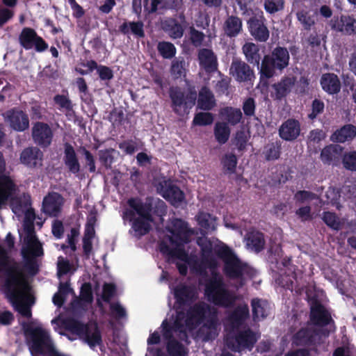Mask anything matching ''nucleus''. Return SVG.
Instances as JSON below:
<instances>
[{
  "label": "nucleus",
  "instance_id": "f257e3e1",
  "mask_svg": "<svg viewBox=\"0 0 356 356\" xmlns=\"http://www.w3.org/2000/svg\"><path fill=\"white\" fill-rule=\"evenodd\" d=\"M5 271L6 293L15 309L24 317L31 318L32 316L31 306L22 300L19 290L24 284V275L20 264L10 258L5 251L0 252V272Z\"/></svg>",
  "mask_w": 356,
  "mask_h": 356
},
{
  "label": "nucleus",
  "instance_id": "f03ea898",
  "mask_svg": "<svg viewBox=\"0 0 356 356\" xmlns=\"http://www.w3.org/2000/svg\"><path fill=\"white\" fill-rule=\"evenodd\" d=\"M204 296L207 300L215 306L223 308L232 307L236 300L234 292L229 290L221 275L212 273L204 284Z\"/></svg>",
  "mask_w": 356,
  "mask_h": 356
},
{
  "label": "nucleus",
  "instance_id": "7ed1b4c3",
  "mask_svg": "<svg viewBox=\"0 0 356 356\" xmlns=\"http://www.w3.org/2000/svg\"><path fill=\"white\" fill-rule=\"evenodd\" d=\"M216 255L223 262L222 272L231 280H239L240 285L244 284L245 276L250 274V268L243 262L235 252L227 245L220 247Z\"/></svg>",
  "mask_w": 356,
  "mask_h": 356
},
{
  "label": "nucleus",
  "instance_id": "20e7f679",
  "mask_svg": "<svg viewBox=\"0 0 356 356\" xmlns=\"http://www.w3.org/2000/svg\"><path fill=\"white\" fill-rule=\"evenodd\" d=\"M289 53L286 48L276 47L270 54L265 55L259 68L260 81H268L273 77L276 71L282 72L289 64Z\"/></svg>",
  "mask_w": 356,
  "mask_h": 356
},
{
  "label": "nucleus",
  "instance_id": "39448f33",
  "mask_svg": "<svg viewBox=\"0 0 356 356\" xmlns=\"http://www.w3.org/2000/svg\"><path fill=\"white\" fill-rule=\"evenodd\" d=\"M63 325L66 330L77 335L90 348L102 344V333L97 323H83L76 318H69L64 321Z\"/></svg>",
  "mask_w": 356,
  "mask_h": 356
},
{
  "label": "nucleus",
  "instance_id": "423d86ee",
  "mask_svg": "<svg viewBox=\"0 0 356 356\" xmlns=\"http://www.w3.org/2000/svg\"><path fill=\"white\" fill-rule=\"evenodd\" d=\"M216 316L218 311L215 307L204 302L195 303L186 311V327L188 330L193 331L204 323L205 326H213Z\"/></svg>",
  "mask_w": 356,
  "mask_h": 356
},
{
  "label": "nucleus",
  "instance_id": "0eeeda50",
  "mask_svg": "<svg viewBox=\"0 0 356 356\" xmlns=\"http://www.w3.org/2000/svg\"><path fill=\"white\" fill-rule=\"evenodd\" d=\"M169 96L172 102V111L179 116L189 113L197 99V92L195 90H190L185 96L179 87H171L169 90Z\"/></svg>",
  "mask_w": 356,
  "mask_h": 356
},
{
  "label": "nucleus",
  "instance_id": "6e6552de",
  "mask_svg": "<svg viewBox=\"0 0 356 356\" xmlns=\"http://www.w3.org/2000/svg\"><path fill=\"white\" fill-rule=\"evenodd\" d=\"M258 336L250 327L234 330L232 336L226 339L227 347L234 352L252 350L258 340Z\"/></svg>",
  "mask_w": 356,
  "mask_h": 356
},
{
  "label": "nucleus",
  "instance_id": "1a4fd4ad",
  "mask_svg": "<svg viewBox=\"0 0 356 356\" xmlns=\"http://www.w3.org/2000/svg\"><path fill=\"white\" fill-rule=\"evenodd\" d=\"M161 334L166 342V350L169 356H186V352L184 346L174 337V332H179L186 336V332L177 330L173 323L171 324L167 319L163 321L161 325Z\"/></svg>",
  "mask_w": 356,
  "mask_h": 356
},
{
  "label": "nucleus",
  "instance_id": "9d476101",
  "mask_svg": "<svg viewBox=\"0 0 356 356\" xmlns=\"http://www.w3.org/2000/svg\"><path fill=\"white\" fill-rule=\"evenodd\" d=\"M247 25L250 35L260 42H266L270 36V31L266 25V19L261 10L252 13L247 20Z\"/></svg>",
  "mask_w": 356,
  "mask_h": 356
},
{
  "label": "nucleus",
  "instance_id": "9b49d317",
  "mask_svg": "<svg viewBox=\"0 0 356 356\" xmlns=\"http://www.w3.org/2000/svg\"><path fill=\"white\" fill-rule=\"evenodd\" d=\"M19 42L26 50L34 49L36 52H44L48 49L47 42L39 35L34 29L24 27L19 35Z\"/></svg>",
  "mask_w": 356,
  "mask_h": 356
},
{
  "label": "nucleus",
  "instance_id": "f8f14e48",
  "mask_svg": "<svg viewBox=\"0 0 356 356\" xmlns=\"http://www.w3.org/2000/svg\"><path fill=\"white\" fill-rule=\"evenodd\" d=\"M157 190L161 196L174 207H178L185 200L184 193L170 179L160 181Z\"/></svg>",
  "mask_w": 356,
  "mask_h": 356
},
{
  "label": "nucleus",
  "instance_id": "ddd939ff",
  "mask_svg": "<svg viewBox=\"0 0 356 356\" xmlns=\"http://www.w3.org/2000/svg\"><path fill=\"white\" fill-rule=\"evenodd\" d=\"M31 136L34 143L37 146L46 149L52 143L54 132L47 123L36 122L32 127Z\"/></svg>",
  "mask_w": 356,
  "mask_h": 356
},
{
  "label": "nucleus",
  "instance_id": "4468645a",
  "mask_svg": "<svg viewBox=\"0 0 356 356\" xmlns=\"http://www.w3.org/2000/svg\"><path fill=\"white\" fill-rule=\"evenodd\" d=\"M172 236L170 242L176 246H184L190 242L192 231L188 229V224L183 220L176 218L172 223V227L169 229Z\"/></svg>",
  "mask_w": 356,
  "mask_h": 356
},
{
  "label": "nucleus",
  "instance_id": "2eb2a0df",
  "mask_svg": "<svg viewBox=\"0 0 356 356\" xmlns=\"http://www.w3.org/2000/svg\"><path fill=\"white\" fill-rule=\"evenodd\" d=\"M310 320L315 325L325 327L330 325L332 332H335L336 325L330 312L323 305L316 300L311 306Z\"/></svg>",
  "mask_w": 356,
  "mask_h": 356
},
{
  "label": "nucleus",
  "instance_id": "dca6fc26",
  "mask_svg": "<svg viewBox=\"0 0 356 356\" xmlns=\"http://www.w3.org/2000/svg\"><path fill=\"white\" fill-rule=\"evenodd\" d=\"M321 330L302 327L292 337V343L296 346H314L320 340Z\"/></svg>",
  "mask_w": 356,
  "mask_h": 356
},
{
  "label": "nucleus",
  "instance_id": "f3484780",
  "mask_svg": "<svg viewBox=\"0 0 356 356\" xmlns=\"http://www.w3.org/2000/svg\"><path fill=\"white\" fill-rule=\"evenodd\" d=\"M64 202V198L60 193L50 192L44 197L41 210L49 217L57 218L61 213Z\"/></svg>",
  "mask_w": 356,
  "mask_h": 356
},
{
  "label": "nucleus",
  "instance_id": "a211bd4d",
  "mask_svg": "<svg viewBox=\"0 0 356 356\" xmlns=\"http://www.w3.org/2000/svg\"><path fill=\"white\" fill-rule=\"evenodd\" d=\"M229 74L238 82H251L255 79L254 70L239 58L232 59Z\"/></svg>",
  "mask_w": 356,
  "mask_h": 356
},
{
  "label": "nucleus",
  "instance_id": "6ab92c4d",
  "mask_svg": "<svg viewBox=\"0 0 356 356\" xmlns=\"http://www.w3.org/2000/svg\"><path fill=\"white\" fill-rule=\"evenodd\" d=\"M175 305L191 306L197 298L196 289L190 285L179 284L174 289Z\"/></svg>",
  "mask_w": 356,
  "mask_h": 356
},
{
  "label": "nucleus",
  "instance_id": "aec40b11",
  "mask_svg": "<svg viewBox=\"0 0 356 356\" xmlns=\"http://www.w3.org/2000/svg\"><path fill=\"white\" fill-rule=\"evenodd\" d=\"M152 198L147 197L143 202L139 197H131L127 200V204L138 215L148 220H154L152 216L153 204Z\"/></svg>",
  "mask_w": 356,
  "mask_h": 356
},
{
  "label": "nucleus",
  "instance_id": "412c9836",
  "mask_svg": "<svg viewBox=\"0 0 356 356\" xmlns=\"http://www.w3.org/2000/svg\"><path fill=\"white\" fill-rule=\"evenodd\" d=\"M63 161L70 173L78 176L81 170V163L74 147L69 143H64Z\"/></svg>",
  "mask_w": 356,
  "mask_h": 356
},
{
  "label": "nucleus",
  "instance_id": "4be33fe9",
  "mask_svg": "<svg viewBox=\"0 0 356 356\" xmlns=\"http://www.w3.org/2000/svg\"><path fill=\"white\" fill-rule=\"evenodd\" d=\"M294 84L295 79L293 77L283 76L280 81L271 85L273 90L270 93L271 97L274 100H282L291 92Z\"/></svg>",
  "mask_w": 356,
  "mask_h": 356
},
{
  "label": "nucleus",
  "instance_id": "5701e85b",
  "mask_svg": "<svg viewBox=\"0 0 356 356\" xmlns=\"http://www.w3.org/2000/svg\"><path fill=\"white\" fill-rule=\"evenodd\" d=\"M300 130L299 121L290 118L284 122L280 127L279 136L284 140L293 141L299 136Z\"/></svg>",
  "mask_w": 356,
  "mask_h": 356
},
{
  "label": "nucleus",
  "instance_id": "b1692460",
  "mask_svg": "<svg viewBox=\"0 0 356 356\" xmlns=\"http://www.w3.org/2000/svg\"><path fill=\"white\" fill-rule=\"evenodd\" d=\"M197 60L200 66L207 73H213L218 69V60L213 51L210 49H199Z\"/></svg>",
  "mask_w": 356,
  "mask_h": 356
},
{
  "label": "nucleus",
  "instance_id": "393cba45",
  "mask_svg": "<svg viewBox=\"0 0 356 356\" xmlns=\"http://www.w3.org/2000/svg\"><path fill=\"white\" fill-rule=\"evenodd\" d=\"M43 153L37 147H26L20 154V161L29 168H35L41 165Z\"/></svg>",
  "mask_w": 356,
  "mask_h": 356
},
{
  "label": "nucleus",
  "instance_id": "a878e982",
  "mask_svg": "<svg viewBox=\"0 0 356 356\" xmlns=\"http://www.w3.org/2000/svg\"><path fill=\"white\" fill-rule=\"evenodd\" d=\"M24 229L25 236L23 239L24 245L22 248H35L36 252H42V245L38 240L35 232V227L33 220L24 222Z\"/></svg>",
  "mask_w": 356,
  "mask_h": 356
},
{
  "label": "nucleus",
  "instance_id": "bb28decb",
  "mask_svg": "<svg viewBox=\"0 0 356 356\" xmlns=\"http://www.w3.org/2000/svg\"><path fill=\"white\" fill-rule=\"evenodd\" d=\"M7 117L10 127L17 131H24L29 127V117L21 110L9 111Z\"/></svg>",
  "mask_w": 356,
  "mask_h": 356
},
{
  "label": "nucleus",
  "instance_id": "cd10ccee",
  "mask_svg": "<svg viewBox=\"0 0 356 356\" xmlns=\"http://www.w3.org/2000/svg\"><path fill=\"white\" fill-rule=\"evenodd\" d=\"M21 254L25 261L24 268L26 270L32 275H36L39 271V268L35 258L44 254L43 248L40 253L36 252L35 248H22Z\"/></svg>",
  "mask_w": 356,
  "mask_h": 356
},
{
  "label": "nucleus",
  "instance_id": "c85d7f7f",
  "mask_svg": "<svg viewBox=\"0 0 356 356\" xmlns=\"http://www.w3.org/2000/svg\"><path fill=\"white\" fill-rule=\"evenodd\" d=\"M322 89L329 95H336L341 90V85L338 76L334 73L323 74L320 79Z\"/></svg>",
  "mask_w": 356,
  "mask_h": 356
},
{
  "label": "nucleus",
  "instance_id": "c756f323",
  "mask_svg": "<svg viewBox=\"0 0 356 356\" xmlns=\"http://www.w3.org/2000/svg\"><path fill=\"white\" fill-rule=\"evenodd\" d=\"M333 28L347 35H356V19L353 15H341Z\"/></svg>",
  "mask_w": 356,
  "mask_h": 356
},
{
  "label": "nucleus",
  "instance_id": "7c9ffc66",
  "mask_svg": "<svg viewBox=\"0 0 356 356\" xmlns=\"http://www.w3.org/2000/svg\"><path fill=\"white\" fill-rule=\"evenodd\" d=\"M342 153V148L337 145L325 146L321 152L320 158L324 164L336 165Z\"/></svg>",
  "mask_w": 356,
  "mask_h": 356
},
{
  "label": "nucleus",
  "instance_id": "2f4dec72",
  "mask_svg": "<svg viewBox=\"0 0 356 356\" xmlns=\"http://www.w3.org/2000/svg\"><path fill=\"white\" fill-rule=\"evenodd\" d=\"M216 106V99L212 91L206 86L201 88L198 94L197 107L204 111H210Z\"/></svg>",
  "mask_w": 356,
  "mask_h": 356
},
{
  "label": "nucleus",
  "instance_id": "473e14b6",
  "mask_svg": "<svg viewBox=\"0 0 356 356\" xmlns=\"http://www.w3.org/2000/svg\"><path fill=\"white\" fill-rule=\"evenodd\" d=\"M254 321L266 318L270 314V304L266 300L254 298L251 301Z\"/></svg>",
  "mask_w": 356,
  "mask_h": 356
},
{
  "label": "nucleus",
  "instance_id": "72a5a7b5",
  "mask_svg": "<svg viewBox=\"0 0 356 356\" xmlns=\"http://www.w3.org/2000/svg\"><path fill=\"white\" fill-rule=\"evenodd\" d=\"M242 50L246 60L249 63L257 66L259 70V63L261 58L259 46L253 42H246L243 44Z\"/></svg>",
  "mask_w": 356,
  "mask_h": 356
},
{
  "label": "nucleus",
  "instance_id": "f704fd0d",
  "mask_svg": "<svg viewBox=\"0 0 356 356\" xmlns=\"http://www.w3.org/2000/svg\"><path fill=\"white\" fill-rule=\"evenodd\" d=\"M249 316V309L247 306L236 307L228 317L229 321L234 329L238 330Z\"/></svg>",
  "mask_w": 356,
  "mask_h": 356
},
{
  "label": "nucleus",
  "instance_id": "c9c22d12",
  "mask_svg": "<svg viewBox=\"0 0 356 356\" xmlns=\"http://www.w3.org/2000/svg\"><path fill=\"white\" fill-rule=\"evenodd\" d=\"M242 21L241 19L234 15L229 16L224 24V31L225 34L230 37L237 36L242 31Z\"/></svg>",
  "mask_w": 356,
  "mask_h": 356
},
{
  "label": "nucleus",
  "instance_id": "e433bc0d",
  "mask_svg": "<svg viewBox=\"0 0 356 356\" xmlns=\"http://www.w3.org/2000/svg\"><path fill=\"white\" fill-rule=\"evenodd\" d=\"M296 17L305 31H310L316 24V13L315 12L302 9L296 13Z\"/></svg>",
  "mask_w": 356,
  "mask_h": 356
},
{
  "label": "nucleus",
  "instance_id": "4c0bfd02",
  "mask_svg": "<svg viewBox=\"0 0 356 356\" xmlns=\"http://www.w3.org/2000/svg\"><path fill=\"white\" fill-rule=\"evenodd\" d=\"M247 245L256 252H261L265 245L264 235L258 231L249 232L246 236Z\"/></svg>",
  "mask_w": 356,
  "mask_h": 356
},
{
  "label": "nucleus",
  "instance_id": "58836bf2",
  "mask_svg": "<svg viewBox=\"0 0 356 356\" xmlns=\"http://www.w3.org/2000/svg\"><path fill=\"white\" fill-rule=\"evenodd\" d=\"M143 26V23L141 21L124 22L120 26L119 31L124 35L129 34L131 31L134 35L141 38L145 37Z\"/></svg>",
  "mask_w": 356,
  "mask_h": 356
},
{
  "label": "nucleus",
  "instance_id": "ea45409f",
  "mask_svg": "<svg viewBox=\"0 0 356 356\" xmlns=\"http://www.w3.org/2000/svg\"><path fill=\"white\" fill-rule=\"evenodd\" d=\"M220 113L222 117L232 126L238 124L243 117L242 112L240 108L232 106H226L222 108Z\"/></svg>",
  "mask_w": 356,
  "mask_h": 356
},
{
  "label": "nucleus",
  "instance_id": "a19ab883",
  "mask_svg": "<svg viewBox=\"0 0 356 356\" xmlns=\"http://www.w3.org/2000/svg\"><path fill=\"white\" fill-rule=\"evenodd\" d=\"M356 136V127L353 124H346L334 132L333 136L338 143H345L353 139Z\"/></svg>",
  "mask_w": 356,
  "mask_h": 356
},
{
  "label": "nucleus",
  "instance_id": "79ce46f5",
  "mask_svg": "<svg viewBox=\"0 0 356 356\" xmlns=\"http://www.w3.org/2000/svg\"><path fill=\"white\" fill-rule=\"evenodd\" d=\"M93 301L92 286L90 283L86 282L82 284L80 291V299L74 302V307L83 308V302L90 304Z\"/></svg>",
  "mask_w": 356,
  "mask_h": 356
},
{
  "label": "nucleus",
  "instance_id": "37998d69",
  "mask_svg": "<svg viewBox=\"0 0 356 356\" xmlns=\"http://www.w3.org/2000/svg\"><path fill=\"white\" fill-rule=\"evenodd\" d=\"M154 220H148L142 217H138L133 220L131 227L138 236H145L151 230L150 222Z\"/></svg>",
  "mask_w": 356,
  "mask_h": 356
},
{
  "label": "nucleus",
  "instance_id": "c03bdc74",
  "mask_svg": "<svg viewBox=\"0 0 356 356\" xmlns=\"http://www.w3.org/2000/svg\"><path fill=\"white\" fill-rule=\"evenodd\" d=\"M214 136L216 140L221 145L225 144L229 140L230 129L225 122H218L214 127Z\"/></svg>",
  "mask_w": 356,
  "mask_h": 356
},
{
  "label": "nucleus",
  "instance_id": "a18cd8bd",
  "mask_svg": "<svg viewBox=\"0 0 356 356\" xmlns=\"http://www.w3.org/2000/svg\"><path fill=\"white\" fill-rule=\"evenodd\" d=\"M220 163L225 173H235L238 163V159L234 153H226L221 158Z\"/></svg>",
  "mask_w": 356,
  "mask_h": 356
},
{
  "label": "nucleus",
  "instance_id": "49530a36",
  "mask_svg": "<svg viewBox=\"0 0 356 356\" xmlns=\"http://www.w3.org/2000/svg\"><path fill=\"white\" fill-rule=\"evenodd\" d=\"M156 49L159 55L164 59H172L177 53V49L174 44L168 41L159 42Z\"/></svg>",
  "mask_w": 356,
  "mask_h": 356
},
{
  "label": "nucleus",
  "instance_id": "de8ad7c7",
  "mask_svg": "<svg viewBox=\"0 0 356 356\" xmlns=\"http://www.w3.org/2000/svg\"><path fill=\"white\" fill-rule=\"evenodd\" d=\"M218 325V316L216 317L215 325L213 326L206 325L204 323L198 330V334L202 337L203 341H212L218 335L217 327Z\"/></svg>",
  "mask_w": 356,
  "mask_h": 356
},
{
  "label": "nucleus",
  "instance_id": "09e8293b",
  "mask_svg": "<svg viewBox=\"0 0 356 356\" xmlns=\"http://www.w3.org/2000/svg\"><path fill=\"white\" fill-rule=\"evenodd\" d=\"M165 29L171 38H181L184 34V28L177 20L170 19L165 22Z\"/></svg>",
  "mask_w": 356,
  "mask_h": 356
},
{
  "label": "nucleus",
  "instance_id": "8fccbe9b",
  "mask_svg": "<svg viewBox=\"0 0 356 356\" xmlns=\"http://www.w3.org/2000/svg\"><path fill=\"white\" fill-rule=\"evenodd\" d=\"M170 73L175 79L181 78L185 76V60L184 57L175 58L171 64Z\"/></svg>",
  "mask_w": 356,
  "mask_h": 356
},
{
  "label": "nucleus",
  "instance_id": "3c124183",
  "mask_svg": "<svg viewBox=\"0 0 356 356\" xmlns=\"http://www.w3.org/2000/svg\"><path fill=\"white\" fill-rule=\"evenodd\" d=\"M322 220L327 226L335 231H339L341 229L342 224L338 216L334 212L324 211L323 213Z\"/></svg>",
  "mask_w": 356,
  "mask_h": 356
},
{
  "label": "nucleus",
  "instance_id": "603ef678",
  "mask_svg": "<svg viewBox=\"0 0 356 356\" xmlns=\"http://www.w3.org/2000/svg\"><path fill=\"white\" fill-rule=\"evenodd\" d=\"M343 167L351 172H356V151L345 152L341 159Z\"/></svg>",
  "mask_w": 356,
  "mask_h": 356
},
{
  "label": "nucleus",
  "instance_id": "864d4df0",
  "mask_svg": "<svg viewBox=\"0 0 356 356\" xmlns=\"http://www.w3.org/2000/svg\"><path fill=\"white\" fill-rule=\"evenodd\" d=\"M198 225L205 229H213L216 218L209 213H200L197 216Z\"/></svg>",
  "mask_w": 356,
  "mask_h": 356
},
{
  "label": "nucleus",
  "instance_id": "5fc2aeb1",
  "mask_svg": "<svg viewBox=\"0 0 356 356\" xmlns=\"http://www.w3.org/2000/svg\"><path fill=\"white\" fill-rule=\"evenodd\" d=\"M213 120V115L211 113L199 112L195 115L193 124L195 126H207L211 124Z\"/></svg>",
  "mask_w": 356,
  "mask_h": 356
},
{
  "label": "nucleus",
  "instance_id": "6e6d98bb",
  "mask_svg": "<svg viewBox=\"0 0 356 356\" xmlns=\"http://www.w3.org/2000/svg\"><path fill=\"white\" fill-rule=\"evenodd\" d=\"M184 306L175 305V318L174 323L177 330L181 329L184 332H186V327L185 324V320L186 318V312L184 309Z\"/></svg>",
  "mask_w": 356,
  "mask_h": 356
},
{
  "label": "nucleus",
  "instance_id": "4d7b16f0",
  "mask_svg": "<svg viewBox=\"0 0 356 356\" xmlns=\"http://www.w3.org/2000/svg\"><path fill=\"white\" fill-rule=\"evenodd\" d=\"M264 8L266 13L275 14L284 9V0H264Z\"/></svg>",
  "mask_w": 356,
  "mask_h": 356
},
{
  "label": "nucleus",
  "instance_id": "13d9d810",
  "mask_svg": "<svg viewBox=\"0 0 356 356\" xmlns=\"http://www.w3.org/2000/svg\"><path fill=\"white\" fill-rule=\"evenodd\" d=\"M281 145L278 143H271L268 145L265 151V158L267 161H273L280 158Z\"/></svg>",
  "mask_w": 356,
  "mask_h": 356
},
{
  "label": "nucleus",
  "instance_id": "bf43d9fd",
  "mask_svg": "<svg viewBox=\"0 0 356 356\" xmlns=\"http://www.w3.org/2000/svg\"><path fill=\"white\" fill-rule=\"evenodd\" d=\"M188 35L191 43L193 46L200 47L202 45L205 38V35L203 32L195 29V27L192 26L189 28Z\"/></svg>",
  "mask_w": 356,
  "mask_h": 356
},
{
  "label": "nucleus",
  "instance_id": "052dcab7",
  "mask_svg": "<svg viewBox=\"0 0 356 356\" xmlns=\"http://www.w3.org/2000/svg\"><path fill=\"white\" fill-rule=\"evenodd\" d=\"M325 104L320 99L315 98L311 105V112L308 114V118L311 120H315L318 115L324 112Z\"/></svg>",
  "mask_w": 356,
  "mask_h": 356
},
{
  "label": "nucleus",
  "instance_id": "680f3d73",
  "mask_svg": "<svg viewBox=\"0 0 356 356\" xmlns=\"http://www.w3.org/2000/svg\"><path fill=\"white\" fill-rule=\"evenodd\" d=\"M114 149L112 148L100 150L99 152V161L102 165L106 169L111 168L112 163L114 161L113 152Z\"/></svg>",
  "mask_w": 356,
  "mask_h": 356
},
{
  "label": "nucleus",
  "instance_id": "e2e57ef3",
  "mask_svg": "<svg viewBox=\"0 0 356 356\" xmlns=\"http://www.w3.org/2000/svg\"><path fill=\"white\" fill-rule=\"evenodd\" d=\"M80 150L84 156L85 159V167L88 168V170L91 173H94L96 171L95 158L93 154L87 149L85 147H81Z\"/></svg>",
  "mask_w": 356,
  "mask_h": 356
},
{
  "label": "nucleus",
  "instance_id": "0e129e2a",
  "mask_svg": "<svg viewBox=\"0 0 356 356\" xmlns=\"http://www.w3.org/2000/svg\"><path fill=\"white\" fill-rule=\"evenodd\" d=\"M124 114L122 110L113 108L109 113L108 120L112 123L113 127H119L122 124Z\"/></svg>",
  "mask_w": 356,
  "mask_h": 356
},
{
  "label": "nucleus",
  "instance_id": "69168bd1",
  "mask_svg": "<svg viewBox=\"0 0 356 356\" xmlns=\"http://www.w3.org/2000/svg\"><path fill=\"white\" fill-rule=\"evenodd\" d=\"M54 101L55 104L60 108H64L67 111H72L73 104L72 101L64 95H56L54 97Z\"/></svg>",
  "mask_w": 356,
  "mask_h": 356
},
{
  "label": "nucleus",
  "instance_id": "338daca9",
  "mask_svg": "<svg viewBox=\"0 0 356 356\" xmlns=\"http://www.w3.org/2000/svg\"><path fill=\"white\" fill-rule=\"evenodd\" d=\"M248 138L244 131H238L236 132L234 139V145L239 152H243L247 145Z\"/></svg>",
  "mask_w": 356,
  "mask_h": 356
},
{
  "label": "nucleus",
  "instance_id": "774afa93",
  "mask_svg": "<svg viewBox=\"0 0 356 356\" xmlns=\"http://www.w3.org/2000/svg\"><path fill=\"white\" fill-rule=\"evenodd\" d=\"M170 257L176 258L186 263L189 262V256L188 252L184 249V245L176 246L175 248H173Z\"/></svg>",
  "mask_w": 356,
  "mask_h": 356
}]
</instances>
